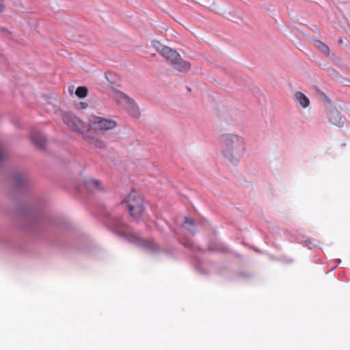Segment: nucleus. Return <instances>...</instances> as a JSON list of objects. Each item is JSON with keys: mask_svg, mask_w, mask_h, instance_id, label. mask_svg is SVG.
<instances>
[{"mask_svg": "<svg viewBox=\"0 0 350 350\" xmlns=\"http://www.w3.org/2000/svg\"><path fill=\"white\" fill-rule=\"evenodd\" d=\"M31 140L33 145L38 148H44L46 142L45 136L37 131L32 133L31 135Z\"/></svg>", "mask_w": 350, "mask_h": 350, "instance_id": "nucleus-8", "label": "nucleus"}, {"mask_svg": "<svg viewBox=\"0 0 350 350\" xmlns=\"http://www.w3.org/2000/svg\"><path fill=\"white\" fill-rule=\"evenodd\" d=\"M111 226L116 232L125 236L128 235L131 242L137 244V245L142 246V247L151 252H156L159 250V247L154 242L144 239L136 234H129L126 231V226L120 220L116 219Z\"/></svg>", "mask_w": 350, "mask_h": 350, "instance_id": "nucleus-2", "label": "nucleus"}, {"mask_svg": "<svg viewBox=\"0 0 350 350\" xmlns=\"http://www.w3.org/2000/svg\"><path fill=\"white\" fill-rule=\"evenodd\" d=\"M173 68L179 72H187L190 68L191 65L188 62L184 61L180 59H176L172 62Z\"/></svg>", "mask_w": 350, "mask_h": 350, "instance_id": "nucleus-10", "label": "nucleus"}, {"mask_svg": "<svg viewBox=\"0 0 350 350\" xmlns=\"http://www.w3.org/2000/svg\"><path fill=\"white\" fill-rule=\"evenodd\" d=\"M329 120L333 124L338 126H340L343 124L342 116L336 111L331 113L329 116Z\"/></svg>", "mask_w": 350, "mask_h": 350, "instance_id": "nucleus-13", "label": "nucleus"}, {"mask_svg": "<svg viewBox=\"0 0 350 350\" xmlns=\"http://www.w3.org/2000/svg\"><path fill=\"white\" fill-rule=\"evenodd\" d=\"M127 103L124 105L128 112L135 118H139L140 116L139 107L134 100L130 98L126 100Z\"/></svg>", "mask_w": 350, "mask_h": 350, "instance_id": "nucleus-9", "label": "nucleus"}, {"mask_svg": "<svg viewBox=\"0 0 350 350\" xmlns=\"http://www.w3.org/2000/svg\"><path fill=\"white\" fill-rule=\"evenodd\" d=\"M83 138L86 140L89 144L97 148L102 149L105 147V142L92 135V133L90 132V130H87L85 133H83Z\"/></svg>", "mask_w": 350, "mask_h": 350, "instance_id": "nucleus-6", "label": "nucleus"}, {"mask_svg": "<svg viewBox=\"0 0 350 350\" xmlns=\"http://www.w3.org/2000/svg\"><path fill=\"white\" fill-rule=\"evenodd\" d=\"M219 143L221 154L226 161L232 164L239 162L246 149L243 137L235 134L225 133L220 136Z\"/></svg>", "mask_w": 350, "mask_h": 350, "instance_id": "nucleus-1", "label": "nucleus"}, {"mask_svg": "<svg viewBox=\"0 0 350 350\" xmlns=\"http://www.w3.org/2000/svg\"><path fill=\"white\" fill-rule=\"evenodd\" d=\"M185 228H186L189 232H193V226L194 222L193 219H189L187 217H185V222L183 224Z\"/></svg>", "mask_w": 350, "mask_h": 350, "instance_id": "nucleus-17", "label": "nucleus"}, {"mask_svg": "<svg viewBox=\"0 0 350 350\" xmlns=\"http://www.w3.org/2000/svg\"><path fill=\"white\" fill-rule=\"evenodd\" d=\"M116 98L120 105H124L127 103L126 100H129L131 98L122 92H117L116 93Z\"/></svg>", "mask_w": 350, "mask_h": 350, "instance_id": "nucleus-15", "label": "nucleus"}, {"mask_svg": "<svg viewBox=\"0 0 350 350\" xmlns=\"http://www.w3.org/2000/svg\"><path fill=\"white\" fill-rule=\"evenodd\" d=\"M295 99L302 107L306 108L309 106L310 100L303 93L300 92H297L295 94Z\"/></svg>", "mask_w": 350, "mask_h": 350, "instance_id": "nucleus-12", "label": "nucleus"}, {"mask_svg": "<svg viewBox=\"0 0 350 350\" xmlns=\"http://www.w3.org/2000/svg\"><path fill=\"white\" fill-rule=\"evenodd\" d=\"M88 88L85 86L78 87L75 91V94L80 98H85L88 94Z\"/></svg>", "mask_w": 350, "mask_h": 350, "instance_id": "nucleus-16", "label": "nucleus"}, {"mask_svg": "<svg viewBox=\"0 0 350 350\" xmlns=\"http://www.w3.org/2000/svg\"><path fill=\"white\" fill-rule=\"evenodd\" d=\"M81 105H82V107H83L84 108L87 107L86 103H81Z\"/></svg>", "mask_w": 350, "mask_h": 350, "instance_id": "nucleus-20", "label": "nucleus"}, {"mask_svg": "<svg viewBox=\"0 0 350 350\" xmlns=\"http://www.w3.org/2000/svg\"><path fill=\"white\" fill-rule=\"evenodd\" d=\"M85 185L91 192L102 190L100 182L96 179L88 178L85 181Z\"/></svg>", "mask_w": 350, "mask_h": 350, "instance_id": "nucleus-11", "label": "nucleus"}, {"mask_svg": "<svg viewBox=\"0 0 350 350\" xmlns=\"http://www.w3.org/2000/svg\"><path fill=\"white\" fill-rule=\"evenodd\" d=\"M159 51L167 60L170 61L171 63L176 59H178L180 57V55L176 51L172 50L168 46H161L159 48Z\"/></svg>", "mask_w": 350, "mask_h": 350, "instance_id": "nucleus-7", "label": "nucleus"}, {"mask_svg": "<svg viewBox=\"0 0 350 350\" xmlns=\"http://www.w3.org/2000/svg\"><path fill=\"white\" fill-rule=\"evenodd\" d=\"M122 204L134 219H139L144 211V200L135 192H131L123 200Z\"/></svg>", "mask_w": 350, "mask_h": 350, "instance_id": "nucleus-3", "label": "nucleus"}, {"mask_svg": "<svg viewBox=\"0 0 350 350\" xmlns=\"http://www.w3.org/2000/svg\"><path fill=\"white\" fill-rule=\"evenodd\" d=\"M4 157L5 156L3 154V148L1 146H0V162L3 160Z\"/></svg>", "mask_w": 350, "mask_h": 350, "instance_id": "nucleus-18", "label": "nucleus"}, {"mask_svg": "<svg viewBox=\"0 0 350 350\" xmlns=\"http://www.w3.org/2000/svg\"><path fill=\"white\" fill-rule=\"evenodd\" d=\"M88 128L91 133L100 131L105 132L116 127V122L111 119L92 116L88 120Z\"/></svg>", "mask_w": 350, "mask_h": 350, "instance_id": "nucleus-4", "label": "nucleus"}, {"mask_svg": "<svg viewBox=\"0 0 350 350\" xmlns=\"http://www.w3.org/2000/svg\"><path fill=\"white\" fill-rule=\"evenodd\" d=\"M314 46L318 49L321 52L324 53L326 55L329 54V47L323 42L320 40H315L314 42Z\"/></svg>", "mask_w": 350, "mask_h": 350, "instance_id": "nucleus-14", "label": "nucleus"}, {"mask_svg": "<svg viewBox=\"0 0 350 350\" xmlns=\"http://www.w3.org/2000/svg\"><path fill=\"white\" fill-rule=\"evenodd\" d=\"M63 121L71 129L81 133L82 136L87 131L85 123L72 113L65 114L63 117Z\"/></svg>", "mask_w": 350, "mask_h": 350, "instance_id": "nucleus-5", "label": "nucleus"}, {"mask_svg": "<svg viewBox=\"0 0 350 350\" xmlns=\"http://www.w3.org/2000/svg\"><path fill=\"white\" fill-rule=\"evenodd\" d=\"M4 10L3 0H0V12Z\"/></svg>", "mask_w": 350, "mask_h": 350, "instance_id": "nucleus-19", "label": "nucleus"}]
</instances>
